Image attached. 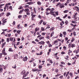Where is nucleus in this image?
Segmentation results:
<instances>
[{"instance_id": "nucleus-1", "label": "nucleus", "mask_w": 79, "mask_h": 79, "mask_svg": "<svg viewBox=\"0 0 79 79\" xmlns=\"http://www.w3.org/2000/svg\"><path fill=\"white\" fill-rule=\"evenodd\" d=\"M2 55H6L7 54L5 52V48H4L3 50L2 51Z\"/></svg>"}, {"instance_id": "nucleus-2", "label": "nucleus", "mask_w": 79, "mask_h": 79, "mask_svg": "<svg viewBox=\"0 0 79 79\" xmlns=\"http://www.w3.org/2000/svg\"><path fill=\"white\" fill-rule=\"evenodd\" d=\"M6 8H7V10H8V9H9V6H7V5H5V6L4 7L5 11V10H6Z\"/></svg>"}, {"instance_id": "nucleus-3", "label": "nucleus", "mask_w": 79, "mask_h": 79, "mask_svg": "<svg viewBox=\"0 0 79 79\" xmlns=\"http://www.w3.org/2000/svg\"><path fill=\"white\" fill-rule=\"evenodd\" d=\"M59 7L61 8H64V5L63 4H60V5H59Z\"/></svg>"}, {"instance_id": "nucleus-4", "label": "nucleus", "mask_w": 79, "mask_h": 79, "mask_svg": "<svg viewBox=\"0 0 79 79\" xmlns=\"http://www.w3.org/2000/svg\"><path fill=\"white\" fill-rule=\"evenodd\" d=\"M6 19H5V20H3V19H2V25H5V23H6Z\"/></svg>"}, {"instance_id": "nucleus-5", "label": "nucleus", "mask_w": 79, "mask_h": 79, "mask_svg": "<svg viewBox=\"0 0 79 79\" xmlns=\"http://www.w3.org/2000/svg\"><path fill=\"white\" fill-rule=\"evenodd\" d=\"M28 58H27V56H25V57L23 58V61H27V59Z\"/></svg>"}, {"instance_id": "nucleus-6", "label": "nucleus", "mask_w": 79, "mask_h": 79, "mask_svg": "<svg viewBox=\"0 0 79 79\" xmlns=\"http://www.w3.org/2000/svg\"><path fill=\"white\" fill-rule=\"evenodd\" d=\"M31 16H32L31 20H32L33 21L34 20V18H35V17L36 16V15H31Z\"/></svg>"}, {"instance_id": "nucleus-7", "label": "nucleus", "mask_w": 79, "mask_h": 79, "mask_svg": "<svg viewBox=\"0 0 79 79\" xmlns=\"http://www.w3.org/2000/svg\"><path fill=\"white\" fill-rule=\"evenodd\" d=\"M77 13H76L74 14V15H73V17L75 19H77V17H76V16H77Z\"/></svg>"}, {"instance_id": "nucleus-8", "label": "nucleus", "mask_w": 79, "mask_h": 79, "mask_svg": "<svg viewBox=\"0 0 79 79\" xmlns=\"http://www.w3.org/2000/svg\"><path fill=\"white\" fill-rule=\"evenodd\" d=\"M29 11V9H26L24 10V11H25L26 13L28 12Z\"/></svg>"}, {"instance_id": "nucleus-9", "label": "nucleus", "mask_w": 79, "mask_h": 79, "mask_svg": "<svg viewBox=\"0 0 79 79\" xmlns=\"http://www.w3.org/2000/svg\"><path fill=\"white\" fill-rule=\"evenodd\" d=\"M39 30V28H38L37 27H36L35 28V32H37Z\"/></svg>"}, {"instance_id": "nucleus-10", "label": "nucleus", "mask_w": 79, "mask_h": 79, "mask_svg": "<svg viewBox=\"0 0 79 79\" xmlns=\"http://www.w3.org/2000/svg\"><path fill=\"white\" fill-rule=\"evenodd\" d=\"M27 4H28V5H32L34 3H33V2H28L27 3Z\"/></svg>"}, {"instance_id": "nucleus-11", "label": "nucleus", "mask_w": 79, "mask_h": 79, "mask_svg": "<svg viewBox=\"0 0 79 79\" xmlns=\"http://www.w3.org/2000/svg\"><path fill=\"white\" fill-rule=\"evenodd\" d=\"M43 22V19L41 20H40V22H39L38 23V24L39 25H40V24H42V23Z\"/></svg>"}, {"instance_id": "nucleus-12", "label": "nucleus", "mask_w": 79, "mask_h": 79, "mask_svg": "<svg viewBox=\"0 0 79 79\" xmlns=\"http://www.w3.org/2000/svg\"><path fill=\"white\" fill-rule=\"evenodd\" d=\"M4 15H5V13L4 12H3L2 13L0 14V17L3 16Z\"/></svg>"}, {"instance_id": "nucleus-13", "label": "nucleus", "mask_w": 79, "mask_h": 79, "mask_svg": "<svg viewBox=\"0 0 79 79\" xmlns=\"http://www.w3.org/2000/svg\"><path fill=\"white\" fill-rule=\"evenodd\" d=\"M8 51H9V52H13V50L12 49V48H9V50H8Z\"/></svg>"}, {"instance_id": "nucleus-14", "label": "nucleus", "mask_w": 79, "mask_h": 79, "mask_svg": "<svg viewBox=\"0 0 79 79\" xmlns=\"http://www.w3.org/2000/svg\"><path fill=\"white\" fill-rule=\"evenodd\" d=\"M76 47V45L74 44H72L71 46L72 48H74V47Z\"/></svg>"}, {"instance_id": "nucleus-15", "label": "nucleus", "mask_w": 79, "mask_h": 79, "mask_svg": "<svg viewBox=\"0 0 79 79\" xmlns=\"http://www.w3.org/2000/svg\"><path fill=\"white\" fill-rule=\"evenodd\" d=\"M32 71H34V72L35 71H39V70L36 69H32Z\"/></svg>"}, {"instance_id": "nucleus-16", "label": "nucleus", "mask_w": 79, "mask_h": 79, "mask_svg": "<svg viewBox=\"0 0 79 79\" xmlns=\"http://www.w3.org/2000/svg\"><path fill=\"white\" fill-rule=\"evenodd\" d=\"M76 10L77 11H78V12H79V7H78L77 6H76Z\"/></svg>"}, {"instance_id": "nucleus-17", "label": "nucleus", "mask_w": 79, "mask_h": 79, "mask_svg": "<svg viewBox=\"0 0 79 79\" xmlns=\"http://www.w3.org/2000/svg\"><path fill=\"white\" fill-rule=\"evenodd\" d=\"M55 12H53L52 13V14L51 15H53L54 17H56V15H55Z\"/></svg>"}, {"instance_id": "nucleus-18", "label": "nucleus", "mask_w": 79, "mask_h": 79, "mask_svg": "<svg viewBox=\"0 0 79 79\" xmlns=\"http://www.w3.org/2000/svg\"><path fill=\"white\" fill-rule=\"evenodd\" d=\"M37 3L38 5H40L42 3L41 2H40V1H38L37 2Z\"/></svg>"}, {"instance_id": "nucleus-19", "label": "nucleus", "mask_w": 79, "mask_h": 79, "mask_svg": "<svg viewBox=\"0 0 79 79\" xmlns=\"http://www.w3.org/2000/svg\"><path fill=\"white\" fill-rule=\"evenodd\" d=\"M48 11H51V9L48 8L46 9V11L48 12Z\"/></svg>"}, {"instance_id": "nucleus-20", "label": "nucleus", "mask_w": 79, "mask_h": 79, "mask_svg": "<svg viewBox=\"0 0 79 79\" xmlns=\"http://www.w3.org/2000/svg\"><path fill=\"white\" fill-rule=\"evenodd\" d=\"M68 11H69L68 10H65V11H64V13H68Z\"/></svg>"}, {"instance_id": "nucleus-21", "label": "nucleus", "mask_w": 79, "mask_h": 79, "mask_svg": "<svg viewBox=\"0 0 79 79\" xmlns=\"http://www.w3.org/2000/svg\"><path fill=\"white\" fill-rule=\"evenodd\" d=\"M41 30L42 31H45V28L44 27H41Z\"/></svg>"}, {"instance_id": "nucleus-22", "label": "nucleus", "mask_w": 79, "mask_h": 79, "mask_svg": "<svg viewBox=\"0 0 79 79\" xmlns=\"http://www.w3.org/2000/svg\"><path fill=\"white\" fill-rule=\"evenodd\" d=\"M9 8L10 10L11 11L13 10V9H12V6H10L9 7Z\"/></svg>"}, {"instance_id": "nucleus-23", "label": "nucleus", "mask_w": 79, "mask_h": 79, "mask_svg": "<svg viewBox=\"0 0 79 79\" xmlns=\"http://www.w3.org/2000/svg\"><path fill=\"white\" fill-rule=\"evenodd\" d=\"M20 24H19L17 25V27L18 29H20V27H19L20 26Z\"/></svg>"}, {"instance_id": "nucleus-24", "label": "nucleus", "mask_w": 79, "mask_h": 79, "mask_svg": "<svg viewBox=\"0 0 79 79\" xmlns=\"http://www.w3.org/2000/svg\"><path fill=\"white\" fill-rule=\"evenodd\" d=\"M12 68L14 69H16V64H15L14 66H13Z\"/></svg>"}, {"instance_id": "nucleus-25", "label": "nucleus", "mask_w": 79, "mask_h": 79, "mask_svg": "<svg viewBox=\"0 0 79 79\" xmlns=\"http://www.w3.org/2000/svg\"><path fill=\"white\" fill-rule=\"evenodd\" d=\"M69 74L71 77H73V73H70Z\"/></svg>"}, {"instance_id": "nucleus-26", "label": "nucleus", "mask_w": 79, "mask_h": 79, "mask_svg": "<svg viewBox=\"0 0 79 79\" xmlns=\"http://www.w3.org/2000/svg\"><path fill=\"white\" fill-rule=\"evenodd\" d=\"M44 39V37L42 36L41 37H40L39 38V40H41V39Z\"/></svg>"}, {"instance_id": "nucleus-27", "label": "nucleus", "mask_w": 79, "mask_h": 79, "mask_svg": "<svg viewBox=\"0 0 79 79\" xmlns=\"http://www.w3.org/2000/svg\"><path fill=\"white\" fill-rule=\"evenodd\" d=\"M21 30H18L17 31V33H18V34H19L20 33V32H21Z\"/></svg>"}, {"instance_id": "nucleus-28", "label": "nucleus", "mask_w": 79, "mask_h": 79, "mask_svg": "<svg viewBox=\"0 0 79 79\" xmlns=\"http://www.w3.org/2000/svg\"><path fill=\"white\" fill-rule=\"evenodd\" d=\"M13 39H14L13 38H10V41H11L12 42H13Z\"/></svg>"}, {"instance_id": "nucleus-29", "label": "nucleus", "mask_w": 79, "mask_h": 79, "mask_svg": "<svg viewBox=\"0 0 79 79\" xmlns=\"http://www.w3.org/2000/svg\"><path fill=\"white\" fill-rule=\"evenodd\" d=\"M54 34V32H52V33H51V37H52L53 35Z\"/></svg>"}, {"instance_id": "nucleus-30", "label": "nucleus", "mask_w": 79, "mask_h": 79, "mask_svg": "<svg viewBox=\"0 0 79 79\" xmlns=\"http://www.w3.org/2000/svg\"><path fill=\"white\" fill-rule=\"evenodd\" d=\"M15 58H18V55L17 54H15Z\"/></svg>"}, {"instance_id": "nucleus-31", "label": "nucleus", "mask_w": 79, "mask_h": 79, "mask_svg": "<svg viewBox=\"0 0 79 79\" xmlns=\"http://www.w3.org/2000/svg\"><path fill=\"white\" fill-rule=\"evenodd\" d=\"M60 4H61V3L60 2L58 3L57 5H56V6H59V5H60Z\"/></svg>"}, {"instance_id": "nucleus-32", "label": "nucleus", "mask_w": 79, "mask_h": 79, "mask_svg": "<svg viewBox=\"0 0 79 79\" xmlns=\"http://www.w3.org/2000/svg\"><path fill=\"white\" fill-rule=\"evenodd\" d=\"M75 40L74 39V38H73L71 40V42H74V41Z\"/></svg>"}, {"instance_id": "nucleus-33", "label": "nucleus", "mask_w": 79, "mask_h": 79, "mask_svg": "<svg viewBox=\"0 0 79 79\" xmlns=\"http://www.w3.org/2000/svg\"><path fill=\"white\" fill-rule=\"evenodd\" d=\"M68 21L67 20H66L65 22V23L66 25H67V24H68Z\"/></svg>"}, {"instance_id": "nucleus-34", "label": "nucleus", "mask_w": 79, "mask_h": 79, "mask_svg": "<svg viewBox=\"0 0 79 79\" xmlns=\"http://www.w3.org/2000/svg\"><path fill=\"white\" fill-rule=\"evenodd\" d=\"M63 34L64 35H66V31H64L63 32Z\"/></svg>"}, {"instance_id": "nucleus-35", "label": "nucleus", "mask_w": 79, "mask_h": 79, "mask_svg": "<svg viewBox=\"0 0 79 79\" xmlns=\"http://www.w3.org/2000/svg\"><path fill=\"white\" fill-rule=\"evenodd\" d=\"M69 2H71V0H68L66 2V3H69Z\"/></svg>"}, {"instance_id": "nucleus-36", "label": "nucleus", "mask_w": 79, "mask_h": 79, "mask_svg": "<svg viewBox=\"0 0 79 79\" xmlns=\"http://www.w3.org/2000/svg\"><path fill=\"white\" fill-rule=\"evenodd\" d=\"M55 72L56 73H58V70L57 69H56L55 70Z\"/></svg>"}, {"instance_id": "nucleus-37", "label": "nucleus", "mask_w": 79, "mask_h": 79, "mask_svg": "<svg viewBox=\"0 0 79 79\" xmlns=\"http://www.w3.org/2000/svg\"><path fill=\"white\" fill-rule=\"evenodd\" d=\"M49 62L50 63H53V61L52 60H50L49 61Z\"/></svg>"}, {"instance_id": "nucleus-38", "label": "nucleus", "mask_w": 79, "mask_h": 79, "mask_svg": "<svg viewBox=\"0 0 79 79\" xmlns=\"http://www.w3.org/2000/svg\"><path fill=\"white\" fill-rule=\"evenodd\" d=\"M67 16L68 15H65V16L63 17V18L64 19L65 18H66Z\"/></svg>"}, {"instance_id": "nucleus-39", "label": "nucleus", "mask_w": 79, "mask_h": 79, "mask_svg": "<svg viewBox=\"0 0 79 79\" xmlns=\"http://www.w3.org/2000/svg\"><path fill=\"white\" fill-rule=\"evenodd\" d=\"M29 72H27L25 75V76H27V74H29Z\"/></svg>"}, {"instance_id": "nucleus-40", "label": "nucleus", "mask_w": 79, "mask_h": 79, "mask_svg": "<svg viewBox=\"0 0 79 79\" xmlns=\"http://www.w3.org/2000/svg\"><path fill=\"white\" fill-rule=\"evenodd\" d=\"M11 15L10 13H7L6 15L7 16H9V15Z\"/></svg>"}, {"instance_id": "nucleus-41", "label": "nucleus", "mask_w": 79, "mask_h": 79, "mask_svg": "<svg viewBox=\"0 0 79 79\" xmlns=\"http://www.w3.org/2000/svg\"><path fill=\"white\" fill-rule=\"evenodd\" d=\"M6 42H9V40H10V39H9V38H7L6 39Z\"/></svg>"}, {"instance_id": "nucleus-42", "label": "nucleus", "mask_w": 79, "mask_h": 79, "mask_svg": "<svg viewBox=\"0 0 79 79\" xmlns=\"http://www.w3.org/2000/svg\"><path fill=\"white\" fill-rule=\"evenodd\" d=\"M15 24H16V22H15V21H14L13 23H12V24L14 25V26H15Z\"/></svg>"}, {"instance_id": "nucleus-43", "label": "nucleus", "mask_w": 79, "mask_h": 79, "mask_svg": "<svg viewBox=\"0 0 79 79\" xmlns=\"http://www.w3.org/2000/svg\"><path fill=\"white\" fill-rule=\"evenodd\" d=\"M27 15H28L29 16L30 15V13L29 12H27Z\"/></svg>"}, {"instance_id": "nucleus-44", "label": "nucleus", "mask_w": 79, "mask_h": 79, "mask_svg": "<svg viewBox=\"0 0 79 79\" xmlns=\"http://www.w3.org/2000/svg\"><path fill=\"white\" fill-rule=\"evenodd\" d=\"M65 53H65V52H61V54L62 55H64V54H65Z\"/></svg>"}, {"instance_id": "nucleus-45", "label": "nucleus", "mask_w": 79, "mask_h": 79, "mask_svg": "<svg viewBox=\"0 0 79 79\" xmlns=\"http://www.w3.org/2000/svg\"><path fill=\"white\" fill-rule=\"evenodd\" d=\"M55 57H56V60H58V59H59V57H58V56H55Z\"/></svg>"}, {"instance_id": "nucleus-46", "label": "nucleus", "mask_w": 79, "mask_h": 79, "mask_svg": "<svg viewBox=\"0 0 79 79\" xmlns=\"http://www.w3.org/2000/svg\"><path fill=\"white\" fill-rule=\"evenodd\" d=\"M23 18H26L27 17V15H24L23 16Z\"/></svg>"}, {"instance_id": "nucleus-47", "label": "nucleus", "mask_w": 79, "mask_h": 79, "mask_svg": "<svg viewBox=\"0 0 79 79\" xmlns=\"http://www.w3.org/2000/svg\"><path fill=\"white\" fill-rule=\"evenodd\" d=\"M2 71H3V69H2V68H0V71L1 72H2Z\"/></svg>"}, {"instance_id": "nucleus-48", "label": "nucleus", "mask_w": 79, "mask_h": 79, "mask_svg": "<svg viewBox=\"0 0 79 79\" xmlns=\"http://www.w3.org/2000/svg\"><path fill=\"white\" fill-rule=\"evenodd\" d=\"M58 41L56 40L54 41V43L55 44H56V43H58Z\"/></svg>"}, {"instance_id": "nucleus-49", "label": "nucleus", "mask_w": 79, "mask_h": 79, "mask_svg": "<svg viewBox=\"0 0 79 79\" xmlns=\"http://www.w3.org/2000/svg\"><path fill=\"white\" fill-rule=\"evenodd\" d=\"M25 43H26L25 44L26 45H27V44H29V42L28 41H26Z\"/></svg>"}, {"instance_id": "nucleus-50", "label": "nucleus", "mask_w": 79, "mask_h": 79, "mask_svg": "<svg viewBox=\"0 0 79 79\" xmlns=\"http://www.w3.org/2000/svg\"><path fill=\"white\" fill-rule=\"evenodd\" d=\"M60 36L61 37H63V34H62L61 33H60Z\"/></svg>"}, {"instance_id": "nucleus-51", "label": "nucleus", "mask_w": 79, "mask_h": 79, "mask_svg": "<svg viewBox=\"0 0 79 79\" xmlns=\"http://www.w3.org/2000/svg\"><path fill=\"white\" fill-rule=\"evenodd\" d=\"M55 13L56 14V15L57 16H58V12H55Z\"/></svg>"}, {"instance_id": "nucleus-52", "label": "nucleus", "mask_w": 79, "mask_h": 79, "mask_svg": "<svg viewBox=\"0 0 79 79\" xmlns=\"http://www.w3.org/2000/svg\"><path fill=\"white\" fill-rule=\"evenodd\" d=\"M39 69H41L42 68V66L40 65H39Z\"/></svg>"}, {"instance_id": "nucleus-53", "label": "nucleus", "mask_w": 79, "mask_h": 79, "mask_svg": "<svg viewBox=\"0 0 79 79\" xmlns=\"http://www.w3.org/2000/svg\"><path fill=\"white\" fill-rule=\"evenodd\" d=\"M33 64H34V65H33L34 67L35 66H36V63L34 62Z\"/></svg>"}, {"instance_id": "nucleus-54", "label": "nucleus", "mask_w": 79, "mask_h": 79, "mask_svg": "<svg viewBox=\"0 0 79 79\" xmlns=\"http://www.w3.org/2000/svg\"><path fill=\"white\" fill-rule=\"evenodd\" d=\"M29 5H26L25 6V8H27V7H29Z\"/></svg>"}, {"instance_id": "nucleus-55", "label": "nucleus", "mask_w": 79, "mask_h": 79, "mask_svg": "<svg viewBox=\"0 0 79 79\" xmlns=\"http://www.w3.org/2000/svg\"><path fill=\"white\" fill-rule=\"evenodd\" d=\"M60 63H61V64H65V63H64V62H60Z\"/></svg>"}, {"instance_id": "nucleus-56", "label": "nucleus", "mask_w": 79, "mask_h": 79, "mask_svg": "<svg viewBox=\"0 0 79 79\" xmlns=\"http://www.w3.org/2000/svg\"><path fill=\"white\" fill-rule=\"evenodd\" d=\"M45 34H46L45 33H42V35H45Z\"/></svg>"}, {"instance_id": "nucleus-57", "label": "nucleus", "mask_w": 79, "mask_h": 79, "mask_svg": "<svg viewBox=\"0 0 79 79\" xmlns=\"http://www.w3.org/2000/svg\"><path fill=\"white\" fill-rule=\"evenodd\" d=\"M20 44V42H18L17 43V44L16 45H19Z\"/></svg>"}, {"instance_id": "nucleus-58", "label": "nucleus", "mask_w": 79, "mask_h": 79, "mask_svg": "<svg viewBox=\"0 0 79 79\" xmlns=\"http://www.w3.org/2000/svg\"><path fill=\"white\" fill-rule=\"evenodd\" d=\"M63 77V76L62 75L59 77V78H60V79H62Z\"/></svg>"}, {"instance_id": "nucleus-59", "label": "nucleus", "mask_w": 79, "mask_h": 79, "mask_svg": "<svg viewBox=\"0 0 79 79\" xmlns=\"http://www.w3.org/2000/svg\"><path fill=\"white\" fill-rule=\"evenodd\" d=\"M46 77V75H45V74H44L43 75V77Z\"/></svg>"}, {"instance_id": "nucleus-60", "label": "nucleus", "mask_w": 79, "mask_h": 79, "mask_svg": "<svg viewBox=\"0 0 79 79\" xmlns=\"http://www.w3.org/2000/svg\"><path fill=\"white\" fill-rule=\"evenodd\" d=\"M21 17H22V15H19L18 16V18H19V19H20V18H21Z\"/></svg>"}, {"instance_id": "nucleus-61", "label": "nucleus", "mask_w": 79, "mask_h": 79, "mask_svg": "<svg viewBox=\"0 0 79 79\" xmlns=\"http://www.w3.org/2000/svg\"><path fill=\"white\" fill-rule=\"evenodd\" d=\"M69 48H71V45L69 44L68 45Z\"/></svg>"}, {"instance_id": "nucleus-62", "label": "nucleus", "mask_w": 79, "mask_h": 79, "mask_svg": "<svg viewBox=\"0 0 79 79\" xmlns=\"http://www.w3.org/2000/svg\"><path fill=\"white\" fill-rule=\"evenodd\" d=\"M6 5H7V6H8V5H11V3H9Z\"/></svg>"}, {"instance_id": "nucleus-63", "label": "nucleus", "mask_w": 79, "mask_h": 79, "mask_svg": "<svg viewBox=\"0 0 79 79\" xmlns=\"http://www.w3.org/2000/svg\"><path fill=\"white\" fill-rule=\"evenodd\" d=\"M34 11H35V13H36V10H35V8H34Z\"/></svg>"}, {"instance_id": "nucleus-64", "label": "nucleus", "mask_w": 79, "mask_h": 79, "mask_svg": "<svg viewBox=\"0 0 79 79\" xmlns=\"http://www.w3.org/2000/svg\"><path fill=\"white\" fill-rule=\"evenodd\" d=\"M53 12V11H52V10H51L50 11V13H50V14H52V13Z\"/></svg>"}]
</instances>
